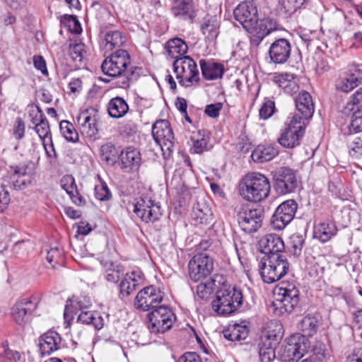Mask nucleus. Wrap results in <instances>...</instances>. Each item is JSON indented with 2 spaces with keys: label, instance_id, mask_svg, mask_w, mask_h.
Masks as SVG:
<instances>
[{
  "label": "nucleus",
  "instance_id": "1",
  "mask_svg": "<svg viewBox=\"0 0 362 362\" xmlns=\"http://www.w3.org/2000/svg\"><path fill=\"white\" fill-rule=\"evenodd\" d=\"M103 73L107 76L122 77L119 87L127 88L129 86L130 76L134 74L131 67V58L125 49H118L106 57L101 64Z\"/></svg>",
  "mask_w": 362,
  "mask_h": 362
},
{
  "label": "nucleus",
  "instance_id": "2",
  "mask_svg": "<svg viewBox=\"0 0 362 362\" xmlns=\"http://www.w3.org/2000/svg\"><path fill=\"white\" fill-rule=\"evenodd\" d=\"M242 303L241 291L228 284L223 277V282L216 291V298L211 303L213 310L218 315H227L234 313Z\"/></svg>",
  "mask_w": 362,
  "mask_h": 362
},
{
  "label": "nucleus",
  "instance_id": "3",
  "mask_svg": "<svg viewBox=\"0 0 362 362\" xmlns=\"http://www.w3.org/2000/svg\"><path fill=\"white\" fill-rule=\"evenodd\" d=\"M270 182L267 177L260 173L247 175L240 184V194L249 202H259L268 197Z\"/></svg>",
  "mask_w": 362,
  "mask_h": 362
},
{
  "label": "nucleus",
  "instance_id": "4",
  "mask_svg": "<svg viewBox=\"0 0 362 362\" xmlns=\"http://www.w3.org/2000/svg\"><path fill=\"white\" fill-rule=\"evenodd\" d=\"M289 264L281 254L264 255L259 263V271L264 283L272 284L284 277L288 272Z\"/></svg>",
  "mask_w": 362,
  "mask_h": 362
},
{
  "label": "nucleus",
  "instance_id": "5",
  "mask_svg": "<svg viewBox=\"0 0 362 362\" xmlns=\"http://www.w3.org/2000/svg\"><path fill=\"white\" fill-rule=\"evenodd\" d=\"M299 303V291L293 283L282 281L272 307L277 315L291 313Z\"/></svg>",
  "mask_w": 362,
  "mask_h": 362
},
{
  "label": "nucleus",
  "instance_id": "6",
  "mask_svg": "<svg viewBox=\"0 0 362 362\" xmlns=\"http://www.w3.org/2000/svg\"><path fill=\"white\" fill-rule=\"evenodd\" d=\"M310 348V342L307 337L300 334H294L290 336L286 344H283L279 351V356L283 362H300L305 353Z\"/></svg>",
  "mask_w": 362,
  "mask_h": 362
},
{
  "label": "nucleus",
  "instance_id": "7",
  "mask_svg": "<svg viewBox=\"0 0 362 362\" xmlns=\"http://www.w3.org/2000/svg\"><path fill=\"white\" fill-rule=\"evenodd\" d=\"M174 71L180 86L191 87L199 80V70L195 62L189 56L177 59L173 62Z\"/></svg>",
  "mask_w": 362,
  "mask_h": 362
},
{
  "label": "nucleus",
  "instance_id": "8",
  "mask_svg": "<svg viewBox=\"0 0 362 362\" xmlns=\"http://www.w3.org/2000/svg\"><path fill=\"white\" fill-rule=\"evenodd\" d=\"M305 129V122H303L296 116L288 118L285 127L278 138L279 143L285 148H292L300 144Z\"/></svg>",
  "mask_w": 362,
  "mask_h": 362
},
{
  "label": "nucleus",
  "instance_id": "9",
  "mask_svg": "<svg viewBox=\"0 0 362 362\" xmlns=\"http://www.w3.org/2000/svg\"><path fill=\"white\" fill-rule=\"evenodd\" d=\"M237 217L240 228L247 233H253L262 227L264 210L260 207L243 205L238 211Z\"/></svg>",
  "mask_w": 362,
  "mask_h": 362
},
{
  "label": "nucleus",
  "instance_id": "10",
  "mask_svg": "<svg viewBox=\"0 0 362 362\" xmlns=\"http://www.w3.org/2000/svg\"><path fill=\"white\" fill-rule=\"evenodd\" d=\"M214 270V259L206 252L197 253L188 263L189 279L198 282L209 276Z\"/></svg>",
  "mask_w": 362,
  "mask_h": 362
},
{
  "label": "nucleus",
  "instance_id": "11",
  "mask_svg": "<svg viewBox=\"0 0 362 362\" xmlns=\"http://www.w3.org/2000/svg\"><path fill=\"white\" fill-rule=\"evenodd\" d=\"M40 302V296L34 295L30 298H22L16 303L11 309L13 320L21 327L30 323L32 315L37 308Z\"/></svg>",
  "mask_w": 362,
  "mask_h": 362
},
{
  "label": "nucleus",
  "instance_id": "12",
  "mask_svg": "<svg viewBox=\"0 0 362 362\" xmlns=\"http://www.w3.org/2000/svg\"><path fill=\"white\" fill-rule=\"evenodd\" d=\"M148 318L151 332L164 333L171 328L176 317L169 307L160 305L148 314Z\"/></svg>",
  "mask_w": 362,
  "mask_h": 362
},
{
  "label": "nucleus",
  "instance_id": "13",
  "mask_svg": "<svg viewBox=\"0 0 362 362\" xmlns=\"http://www.w3.org/2000/svg\"><path fill=\"white\" fill-rule=\"evenodd\" d=\"M163 293L155 286H148L138 292L134 299V307L141 311H152L160 306Z\"/></svg>",
  "mask_w": 362,
  "mask_h": 362
},
{
  "label": "nucleus",
  "instance_id": "14",
  "mask_svg": "<svg viewBox=\"0 0 362 362\" xmlns=\"http://www.w3.org/2000/svg\"><path fill=\"white\" fill-rule=\"evenodd\" d=\"M132 205L133 213L145 223H154L162 216L160 206L150 199L140 198Z\"/></svg>",
  "mask_w": 362,
  "mask_h": 362
},
{
  "label": "nucleus",
  "instance_id": "15",
  "mask_svg": "<svg viewBox=\"0 0 362 362\" xmlns=\"http://www.w3.org/2000/svg\"><path fill=\"white\" fill-rule=\"evenodd\" d=\"M274 188L276 193L286 194L294 191L297 187L295 172L288 168L282 167L272 172Z\"/></svg>",
  "mask_w": 362,
  "mask_h": 362
},
{
  "label": "nucleus",
  "instance_id": "16",
  "mask_svg": "<svg viewBox=\"0 0 362 362\" xmlns=\"http://www.w3.org/2000/svg\"><path fill=\"white\" fill-rule=\"evenodd\" d=\"M297 209L298 204L293 199H288L281 203L272 217V227L279 230L284 229L293 219Z\"/></svg>",
  "mask_w": 362,
  "mask_h": 362
},
{
  "label": "nucleus",
  "instance_id": "17",
  "mask_svg": "<svg viewBox=\"0 0 362 362\" xmlns=\"http://www.w3.org/2000/svg\"><path fill=\"white\" fill-rule=\"evenodd\" d=\"M235 19L247 30H251L257 22V9L253 1H245L234 9Z\"/></svg>",
  "mask_w": 362,
  "mask_h": 362
},
{
  "label": "nucleus",
  "instance_id": "18",
  "mask_svg": "<svg viewBox=\"0 0 362 362\" xmlns=\"http://www.w3.org/2000/svg\"><path fill=\"white\" fill-rule=\"evenodd\" d=\"M77 122L81 133L89 139H95L98 133V116L94 109H86L78 115Z\"/></svg>",
  "mask_w": 362,
  "mask_h": 362
},
{
  "label": "nucleus",
  "instance_id": "19",
  "mask_svg": "<svg viewBox=\"0 0 362 362\" xmlns=\"http://www.w3.org/2000/svg\"><path fill=\"white\" fill-rule=\"evenodd\" d=\"M152 136L163 151L165 148L170 150L173 147V133L168 120L157 121L153 125Z\"/></svg>",
  "mask_w": 362,
  "mask_h": 362
},
{
  "label": "nucleus",
  "instance_id": "20",
  "mask_svg": "<svg viewBox=\"0 0 362 362\" xmlns=\"http://www.w3.org/2000/svg\"><path fill=\"white\" fill-rule=\"evenodd\" d=\"M270 62L276 64H283L287 62L291 54V45L285 38L274 41L268 51Z\"/></svg>",
  "mask_w": 362,
  "mask_h": 362
},
{
  "label": "nucleus",
  "instance_id": "21",
  "mask_svg": "<svg viewBox=\"0 0 362 362\" xmlns=\"http://www.w3.org/2000/svg\"><path fill=\"white\" fill-rule=\"evenodd\" d=\"M295 105L296 110L292 116H296L303 122L313 117L315 111L314 103L310 94L303 90L300 92L295 98Z\"/></svg>",
  "mask_w": 362,
  "mask_h": 362
},
{
  "label": "nucleus",
  "instance_id": "22",
  "mask_svg": "<svg viewBox=\"0 0 362 362\" xmlns=\"http://www.w3.org/2000/svg\"><path fill=\"white\" fill-rule=\"evenodd\" d=\"M143 276L139 270L127 273L119 284V298L123 299L132 293L143 282Z\"/></svg>",
  "mask_w": 362,
  "mask_h": 362
},
{
  "label": "nucleus",
  "instance_id": "23",
  "mask_svg": "<svg viewBox=\"0 0 362 362\" xmlns=\"http://www.w3.org/2000/svg\"><path fill=\"white\" fill-rule=\"evenodd\" d=\"M62 338L55 331H48L39 339V350L40 354L48 356L60 349Z\"/></svg>",
  "mask_w": 362,
  "mask_h": 362
},
{
  "label": "nucleus",
  "instance_id": "24",
  "mask_svg": "<svg viewBox=\"0 0 362 362\" xmlns=\"http://www.w3.org/2000/svg\"><path fill=\"white\" fill-rule=\"evenodd\" d=\"M174 17L182 20L192 21L197 16L195 6L192 1L176 0L171 7Z\"/></svg>",
  "mask_w": 362,
  "mask_h": 362
},
{
  "label": "nucleus",
  "instance_id": "25",
  "mask_svg": "<svg viewBox=\"0 0 362 362\" xmlns=\"http://www.w3.org/2000/svg\"><path fill=\"white\" fill-rule=\"evenodd\" d=\"M259 244L264 255L279 254L285 248L283 240L275 233L266 234L260 239Z\"/></svg>",
  "mask_w": 362,
  "mask_h": 362
},
{
  "label": "nucleus",
  "instance_id": "26",
  "mask_svg": "<svg viewBox=\"0 0 362 362\" xmlns=\"http://www.w3.org/2000/svg\"><path fill=\"white\" fill-rule=\"evenodd\" d=\"M119 158L122 168L125 172L136 170L141 164V154L138 149L133 146H128L121 152Z\"/></svg>",
  "mask_w": 362,
  "mask_h": 362
},
{
  "label": "nucleus",
  "instance_id": "27",
  "mask_svg": "<svg viewBox=\"0 0 362 362\" xmlns=\"http://www.w3.org/2000/svg\"><path fill=\"white\" fill-rule=\"evenodd\" d=\"M11 169L12 171L8 172V173L10 174V179L14 189H23L31 183L33 176L28 172V166L11 167Z\"/></svg>",
  "mask_w": 362,
  "mask_h": 362
},
{
  "label": "nucleus",
  "instance_id": "28",
  "mask_svg": "<svg viewBox=\"0 0 362 362\" xmlns=\"http://www.w3.org/2000/svg\"><path fill=\"white\" fill-rule=\"evenodd\" d=\"M191 216L196 225L209 224L212 221L213 214L204 199L202 198L194 204Z\"/></svg>",
  "mask_w": 362,
  "mask_h": 362
},
{
  "label": "nucleus",
  "instance_id": "29",
  "mask_svg": "<svg viewBox=\"0 0 362 362\" xmlns=\"http://www.w3.org/2000/svg\"><path fill=\"white\" fill-rule=\"evenodd\" d=\"M222 282H223V276L215 275L213 278L197 286V296L204 300H209L214 292H216Z\"/></svg>",
  "mask_w": 362,
  "mask_h": 362
},
{
  "label": "nucleus",
  "instance_id": "30",
  "mask_svg": "<svg viewBox=\"0 0 362 362\" xmlns=\"http://www.w3.org/2000/svg\"><path fill=\"white\" fill-rule=\"evenodd\" d=\"M60 185L69 195L72 202L77 206L86 204V200L78 192L75 179L71 175H66L60 180Z\"/></svg>",
  "mask_w": 362,
  "mask_h": 362
},
{
  "label": "nucleus",
  "instance_id": "31",
  "mask_svg": "<svg viewBox=\"0 0 362 362\" xmlns=\"http://www.w3.org/2000/svg\"><path fill=\"white\" fill-rule=\"evenodd\" d=\"M202 74L206 80H214L222 77L224 67L221 64L211 60L200 59Z\"/></svg>",
  "mask_w": 362,
  "mask_h": 362
},
{
  "label": "nucleus",
  "instance_id": "32",
  "mask_svg": "<svg viewBox=\"0 0 362 362\" xmlns=\"http://www.w3.org/2000/svg\"><path fill=\"white\" fill-rule=\"evenodd\" d=\"M283 327L278 321H271L263 332L261 340L276 346L283 337Z\"/></svg>",
  "mask_w": 362,
  "mask_h": 362
},
{
  "label": "nucleus",
  "instance_id": "33",
  "mask_svg": "<svg viewBox=\"0 0 362 362\" xmlns=\"http://www.w3.org/2000/svg\"><path fill=\"white\" fill-rule=\"evenodd\" d=\"M279 153L277 147L273 144L259 145L252 151L251 157L255 162L269 161Z\"/></svg>",
  "mask_w": 362,
  "mask_h": 362
},
{
  "label": "nucleus",
  "instance_id": "34",
  "mask_svg": "<svg viewBox=\"0 0 362 362\" xmlns=\"http://www.w3.org/2000/svg\"><path fill=\"white\" fill-rule=\"evenodd\" d=\"M274 81L279 87L284 89L286 93L290 95L296 93L299 88L296 77L292 74H277L274 76Z\"/></svg>",
  "mask_w": 362,
  "mask_h": 362
},
{
  "label": "nucleus",
  "instance_id": "35",
  "mask_svg": "<svg viewBox=\"0 0 362 362\" xmlns=\"http://www.w3.org/2000/svg\"><path fill=\"white\" fill-rule=\"evenodd\" d=\"M337 230L334 222L326 221L315 227L314 237L322 243H326L337 234Z\"/></svg>",
  "mask_w": 362,
  "mask_h": 362
},
{
  "label": "nucleus",
  "instance_id": "36",
  "mask_svg": "<svg viewBox=\"0 0 362 362\" xmlns=\"http://www.w3.org/2000/svg\"><path fill=\"white\" fill-rule=\"evenodd\" d=\"M249 329L245 322L241 324L229 325L223 332L226 339L232 341L245 339L248 335Z\"/></svg>",
  "mask_w": 362,
  "mask_h": 362
},
{
  "label": "nucleus",
  "instance_id": "37",
  "mask_svg": "<svg viewBox=\"0 0 362 362\" xmlns=\"http://www.w3.org/2000/svg\"><path fill=\"white\" fill-rule=\"evenodd\" d=\"M129 110V105L127 101L121 97L112 98L107 104V112L112 118H122Z\"/></svg>",
  "mask_w": 362,
  "mask_h": 362
},
{
  "label": "nucleus",
  "instance_id": "38",
  "mask_svg": "<svg viewBox=\"0 0 362 362\" xmlns=\"http://www.w3.org/2000/svg\"><path fill=\"white\" fill-rule=\"evenodd\" d=\"M77 322L84 325H91L95 329H100L103 327L104 320L97 312L83 310L78 315Z\"/></svg>",
  "mask_w": 362,
  "mask_h": 362
},
{
  "label": "nucleus",
  "instance_id": "39",
  "mask_svg": "<svg viewBox=\"0 0 362 362\" xmlns=\"http://www.w3.org/2000/svg\"><path fill=\"white\" fill-rule=\"evenodd\" d=\"M187 49V44L180 38H174L168 42L167 52L168 55L175 60L185 57Z\"/></svg>",
  "mask_w": 362,
  "mask_h": 362
},
{
  "label": "nucleus",
  "instance_id": "40",
  "mask_svg": "<svg viewBox=\"0 0 362 362\" xmlns=\"http://www.w3.org/2000/svg\"><path fill=\"white\" fill-rule=\"evenodd\" d=\"M218 28L219 23L216 16L208 15L204 18L201 30L209 40H212L218 36Z\"/></svg>",
  "mask_w": 362,
  "mask_h": 362
},
{
  "label": "nucleus",
  "instance_id": "41",
  "mask_svg": "<svg viewBox=\"0 0 362 362\" xmlns=\"http://www.w3.org/2000/svg\"><path fill=\"white\" fill-rule=\"evenodd\" d=\"M300 328L303 332V336L306 337L313 336L318 329L317 319L311 315L304 317L300 323Z\"/></svg>",
  "mask_w": 362,
  "mask_h": 362
},
{
  "label": "nucleus",
  "instance_id": "42",
  "mask_svg": "<svg viewBox=\"0 0 362 362\" xmlns=\"http://www.w3.org/2000/svg\"><path fill=\"white\" fill-rule=\"evenodd\" d=\"M105 49L112 50L114 48L122 46L125 41V37L122 36V33L119 31L109 32L105 35Z\"/></svg>",
  "mask_w": 362,
  "mask_h": 362
},
{
  "label": "nucleus",
  "instance_id": "43",
  "mask_svg": "<svg viewBox=\"0 0 362 362\" xmlns=\"http://www.w3.org/2000/svg\"><path fill=\"white\" fill-rule=\"evenodd\" d=\"M274 345L260 341L259 344V356L261 362H272L276 357Z\"/></svg>",
  "mask_w": 362,
  "mask_h": 362
},
{
  "label": "nucleus",
  "instance_id": "44",
  "mask_svg": "<svg viewBox=\"0 0 362 362\" xmlns=\"http://www.w3.org/2000/svg\"><path fill=\"white\" fill-rule=\"evenodd\" d=\"M86 52L85 45L82 42L71 43L69 47V54L72 60L81 65L83 59L85 58Z\"/></svg>",
  "mask_w": 362,
  "mask_h": 362
},
{
  "label": "nucleus",
  "instance_id": "45",
  "mask_svg": "<svg viewBox=\"0 0 362 362\" xmlns=\"http://www.w3.org/2000/svg\"><path fill=\"white\" fill-rule=\"evenodd\" d=\"M61 134L68 141L76 142L78 140V134L74 125L67 120H63L59 124Z\"/></svg>",
  "mask_w": 362,
  "mask_h": 362
},
{
  "label": "nucleus",
  "instance_id": "46",
  "mask_svg": "<svg viewBox=\"0 0 362 362\" xmlns=\"http://www.w3.org/2000/svg\"><path fill=\"white\" fill-rule=\"evenodd\" d=\"M193 146L192 151L195 153H202L206 150L207 144L209 140L208 134L204 130L199 131L197 137H193Z\"/></svg>",
  "mask_w": 362,
  "mask_h": 362
},
{
  "label": "nucleus",
  "instance_id": "47",
  "mask_svg": "<svg viewBox=\"0 0 362 362\" xmlns=\"http://www.w3.org/2000/svg\"><path fill=\"white\" fill-rule=\"evenodd\" d=\"M8 183L9 181L6 178H3L2 182H0V212L7 209L11 202L9 188L11 187H8Z\"/></svg>",
  "mask_w": 362,
  "mask_h": 362
},
{
  "label": "nucleus",
  "instance_id": "48",
  "mask_svg": "<svg viewBox=\"0 0 362 362\" xmlns=\"http://www.w3.org/2000/svg\"><path fill=\"white\" fill-rule=\"evenodd\" d=\"M252 30L258 31L259 33L262 34L263 36L266 37L272 31L276 30V22L269 18H263L259 21H257Z\"/></svg>",
  "mask_w": 362,
  "mask_h": 362
},
{
  "label": "nucleus",
  "instance_id": "49",
  "mask_svg": "<svg viewBox=\"0 0 362 362\" xmlns=\"http://www.w3.org/2000/svg\"><path fill=\"white\" fill-rule=\"evenodd\" d=\"M327 358L325 346L322 343L316 344L313 350L312 354L308 358L303 359L305 362H324Z\"/></svg>",
  "mask_w": 362,
  "mask_h": 362
},
{
  "label": "nucleus",
  "instance_id": "50",
  "mask_svg": "<svg viewBox=\"0 0 362 362\" xmlns=\"http://www.w3.org/2000/svg\"><path fill=\"white\" fill-rule=\"evenodd\" d=\"M123 273L122 267L111 263L109 267L105 269V279L110 283L116 284L123 276Z\"/></svg>",
  "mask_w": 362,
  "mask_h": 362
},
{
  "label": "nucleus",
  "instance_id": "51",
  "mask_svg": "<svg viewBox=\"0 0 362 362\" xmlns=\"http://www.w3.org/2000/svg\"><path fill=\"white\" fill-rule=\"evenodd\" d=\"M117 157L115 146L112 143H107L100 147V158L107 163H115Z\"/></svg>",
  "mask_w": 362,
  "mask_h": 362
},
{
  "label": "nucleus",
  "instance_id": "52",
  "mask_svg": "<svg viewBox=\"0 0 362 362\" xmlns=\"http://www.w3.org/2000/svg\"><path fill=\"white\" fill-rule=\"evenodd\" d=\"M303 236L298 233L293 234L290 237L289 250L295 256H299L301 254L304 245Z\"/></svg>",
  "mask_w": 362,
  "mask_h": 362
},
{
  "label": "nucleus",
  "instance_id": "53",
  "mask_svg": "<svg viewBox=\"0 0 362 362\" xmlns=\"http://www.w3.org/2000/svg\"><path fill=\"white\" fill-rule=\"evenodd\" d=\"M47 260L53 267L63 262V253L57 247H52L47 253Z\"/></svg>",
  "mask_w": 362,
  "mask_h": 362
},
{
  "label": "nucleus",
  "instance_id": "54",
  "mask_svg": "<svg viewBox=\"0 0 362 362\" xmlns=\"http://www.w3.org/2000/svg\"><path fill=\"white\" fill-rule=\"evenodd\" d=\"M61 22L67 23L69 29L72 33H80L81 31L80 23L75 16L65 14L62 17Z\"/></svg>",
  "mask_w": 362,
  "mask_h": 362
},
{
  "label": "nucleus",
  "instance_id": "55",
  "mask_svg": "<svg viewBox=\"0 0 362 362\" xmlns=\"http://www.w3.org/2000/svg\"><path fill=\"white\" fill-rule=\"evenodd\" d=\"M95 197L99 201H107L111 199L112 194L105 182L95 186Z\"/></svg>",
  "mask_w": 362,
  "mask_h": 362
},
{
  "label": "nucleus",
  "instance_id": "56",
  "mask_svg": "<svg viewBox=\"0 0 362 362\" xmlns=\"http://www.w3.org/2000/svg\"><path fill=\"white\" fill-rule=\"evenodd\" d=\"M35 132L38 134L39 137L42 141H47L52 138L51 131L47 119L34 127Z\"/></svg>",
  "mask_w": 362,
  "mask_h": 362
},
{
  "label": "nucleus",
  "instance_id": "57",
  "mask_svg": "<svg viewBox=\"0 0 362 362\" xmlns=\"http://www.w3.org/2000/svg\"><path fill=\"white\" fill-rule=\"evenodd\" d=\"M358 84H357L353 78L347 75V76L344 78H340L337 83V88L341 91L348 93L356 87Z\"/></svg>",
  "mask_w": 362,
  "mask_h": 362
},
{
  "label": "nucleus",
  "instance_id": "58",
  "mask_svg": "<svg viewBox=\"0 0 362 362\" xmlns=\"http://www.w3.org/2000/svg\"><path fill=\"white\" fill-rule=\"evenodd\" d=\"M349 128L350 132H362V110L352 114Z\"/></svg>",
  "mask_w": 362,
  "mask_h": 362
},
{
  "label": "nucleus",
  "instance_id": "59",
  "mask_svg": "<svg viewBox=\"0 0 362 362\" xmlns=\"http://www.w3.org/2000/svg\"><path fill=\"white\" fill-rule=\"evenodd\" d=\"M349 154L352 157L358 158L362 156V139L356 137L349 144Z\"/></svg>",
  "mask_w": 362,
  "mask_h": 362
},
{
  "label": "nucleus",
  "instance_id": "60",
  "mask_svg": "<svg viewBox=\"0 0 362 362\" xmlns=\"http://www.w3.org/2000/svg\"><path fill=\"white\" fill-rule=\"evenodd\" d=\"M275 110L274 102L270 100L265 101L259 110V117L261 119H267L269 118Z\"/></svg>",
  "mask_w": 362,
  "mask_h": 362
},
{
  "label": "nucleus",
  "instance_id": "61",
  "mask_svg": "<svg viewBox=\"0 0 362 362\" xmlns=\"http://www.w3.org/2000/svg\"><path fill=\"white\" fill-rule=\"evenodd\" d=\"M223 108L222 103H216L207 105L205 107L204 112L206 115L212 118H216L219 116L220 111Z\"/></svg>",
  "mask_w": 362,
  "mask_h": 362
},
{
  "label": "nucleus",
  "instance_id": "62",
  "mask_svg": "<svg viewBox=\"0 0 362 362\" xmlns=\"http://www.w3.org/2000/svg\"><path fill=\"white\" fill-rule=\"evenodd\" d=\"M25 123L21 117H17L13 127V136L17 140H21L25 135Z\"/></svg>",
  "mask_w": 362,
  "mask_h": 362
},
{
  "label": "nucleus",
  "instance_id": "63",
  "mask_svg": "<svg viewBox=\"0 0 362 362\" xmlns=\"http://www.w3.org/2000/svg\"><path fill=\"white\" fill-rule=\"evenodd\" d=\"M348 75L357 83H362V65L353 64L349 67Z\"/></svg>",
  "mask_w": 362,
  "mask_h": 362
},
{
  "label": "nucleus",
  "instance_id": "64",
  "mask_svg": "<svg viewBox=\"0 0 362 362\" xmlns=\"http://www.w3.org/2000/svg\"><path fill=\"white\" fill-rule=\"evenodd\" d=\"M30 117H31V122L36 127L38 124H41L42 122L47 119L42 110L37 106L35 110H33L30 112Z\"/></svg>",
  "mask_w": 362,
  "mask_h": 362
}]
</instances>
